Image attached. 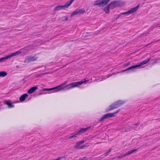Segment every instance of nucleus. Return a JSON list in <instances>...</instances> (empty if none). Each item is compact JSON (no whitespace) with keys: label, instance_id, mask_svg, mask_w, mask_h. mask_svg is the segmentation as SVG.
Segmentation results:
<instances>
[{"label":"nucleus","instance_id":"7c9ffc66","mask_svg":"<svg viewBox=\"0 0 160 160\" xmlns=\"http://www.w3.org/2000/svg\"><path fill=\"white\" fill-rule=\"evenodd\" d=\"M121 13L120 14H118L117 15H116V19H117L118 18L121 16Z\"/></svg>","mask_w":160,"mask_h":160},{"label":"nucleus","instance_id":"4468645a","mask_svg":"<svg viewBox=\"0 0 160 160\" xmlns=\"http://www.w3.org/2000/svg\"><path fill=\"white\" fill-rule=\"evenodd\" d=\"M28 96V94H24L22 95L19 98L20 101L21 102L23 101Z\"/></svg>","mask_w":160,"mask_h":160},{"label":"nucleus","instance_id":"cd10ccee","mask_svg":"<svg viewBox=\"0 0 160 160\" xmlns=\"http://www.w3.org/2000/svg\"><path fill=\"white\" fill-rule=\"evenodd\" d=\"M67 81L65 82L64 83L62 84L61 85L62 86V87L64 88V87L65 86V85L67 83Z\"/></svg>","mask_w":160,"mask_h":160},{"label":"nucleus","instance_id":"412c9836","mask_svg":"<svg viewBox=\"0 0 160 160\" xmlns=\"http://www.w3.org/2000/svg\"><path fill=\"white\" fill-rule=\"evenodd\" d=\"M7 74V73L5 71H1L0 72V77H4L6 76Z\"/></svg>","mask_w":160,"mask_h":160},{"label":"nucleus","instance_id":"aec40b11","mask_svg":"<svg viewBox=\"0 0 160 160\" xmlns=\"http://www.w3.org/2000/svg\"><path fill=\"white\" fill-rule=\"evenodd\" d=\"M137 150V149H132L130 151H129L128 152L126 153L127 156L131 154H132L133 153L136 151Z\"/></svg>","mask_w":160,"mask_h":160},{"label":"nucleus","instance_id":"f8f14e48","mask_svg":"<svg viewBox=\"0 0 160 160\" xmlns=\"http://www.w3.org/2000/svg\"><path fill=\"white\" fill-rule=\"evenodd\" d=\"M63 88L61 85L56 87L53 88V90H54L55 92H58L61 90L63 89Z\"/></svg>","mask_w":160,"mask_h":160},{"label":"nucleus","instance_id":"f03ea898","mask_svg":"<svg viewBox=\"0 0 160 160\" xmlns=\"http://www.w3.org/2000/svg\"><path fill=\"white\" fill-rule=\"evenodd\" d=\"M125 103L124 101H116L113 104L109 106L107 111H109L114 109L117 108Z\"/></svg>","mask_w":160,"mask_h":160},{"label":"nucleus","instance_id":"20e7f679","mask_svg":"<svg viewBox=\"0 0 160 160\" xmlns=\"http://www.w3.org/2000/svg\"><path fill=\"white\" fill-rule=\"evenodd\" d=\"M110 0H97L94 2V6H98V7H102L106 5Z\"/></svg>","mask_w":160,"mask_h":160},{"label":"nucleus","instance_id":"c85d7f7f","mask_svg":"<svg viewBox=\"0 0 160 160\" xmlns=\"http://www.w3.org/2000/svg\"><path fill=\"white\" fill-rule=\"evenodd\" d=\"M84 141L83 140L78 142H77V143H78V144L79 145H80L81 144L84 143Z\"/></svg>","mask_w":160,"mask_h":160},{"label":"nucleus","instance_id":"9d476101","mask_svg":"<svg viewBox=\"0 0 160 160\" xmlns=\"http://www.w3.org/2000/svg\"><path fill=\"white\" fill-rule=\"evenodd\" d=\"M85 11L84 9H76L72 13L71 16L72 17L79 13L82 14L85 13Z\"/></svg>","mask_w":160,"mask_h":160},{"label":"nucleus","instance_id":"f3484780","mask_svg":"<svg viewBox=\"0 0 160 160\" xmlns=\"http://www.w3.org/2000/svg\"><path fill=\"white\" fill-rule=\"evenodd\" d=\"M110 8V6L109 4L108 6H106L103 9L104 11L107 14L109 13V8Z\"/></svg>","mask_w":160,"mask_h":160},{"label":"nucleus","instance_id":"393cba45","mask_svg":"<svg viewBox=\"0 0 160 160\" xmlns=\"http://www.w3.org/2000/svg\"><path fill=\"white\" fill-rule=\"evenodd\" d=\"M126 156H127V155L126 153L125 154H123L121 156H118L117 157V158H122L125 157Z\"/></svg>","mask_w":160,"mask_h":160},{"label":"nucleus","instance_id":"473e14b6","mask_svg":"<svg viewBox=\"0 0 160 160\" xmlns=\"http://www.w3.org/2000/svg\"><path fill=\"white\" fill-rule=\"evenodd\" d=\"M131 129H130L129 128H128L125 129V131L126 132H129L131 131Z\"/></svg>","mask_w":160,"mask_h":160},{"label":"nucleus","instance_id":"39448f33","mask_svg":"<svg viewBox=\"0 0 160 160\" xmlns=\"http://www.w3.org/2000/svg\"><path fill=\"white\" fill-rule=\"evenodd\" d=\"M120 110H119L114 113H108L104 115L99 120V122H101L103 121L104 119L108 118H112L115 116L116 114L118 113L119 111Z\"/></svg>","mask_w":160,"mask_h":160},{"label":"nucleus","instance_id":"9b49d317","mask_svg":"<svg viewBox=\"0 0 160 160\" xmlns=\"http://www.w3.org/2000/svg\"><path fill=\"white\" fill-rule=\"evenodd\" d=\"M38 88L37 86H35L30 88L28 91V92L29 94H31L34 92Z\"/></svg>","mask_w":160,"mask_h":160},{"label":"nucleus","instance_id":"7ed1b4c3","mask_svg":"<svg viewBox=\"0 0 160 160\" xmlns=\"http://www.w3.org/2000/svg\"><path fill=\"white\" fill-rule=\"evenodd\" d=\"M150 58H148L147 59L145 60L144 61L142 62L141 63L139 64H138L136 65H132L131 67H129L127 69L123 70V71H125L128 70H131L132 68H137L138 67H140L141 66L145 64L148 63L150 60Z\"/></svg>","mask_w":160,"mask_h":160},{"label":"nucleus","instance_id":"f257e3e1","mask_svg":"<svg viewBox=\"0 0 160 160\" xmlns=\"http://www.w3.org/2000/svg\"><path fill=\"white\" fill-rule=\"evenodd\" d=\"M87 82V81H86L82 80L79 82L71 83L70 84L65 86L63 90H66L73 88L81 85L83 83Z\"/></svg>","mask_w":160,"mask_h":160},{"label":"nucleus","instance_id":"72a5a7b5","mask_svg":"<svg viewBox=\"0 0 160 160\" xmlns=\"http://www.w3.org/2000/svg\"><path fill=\"white\" fill-rule=\"evenodd\" d=\"M112 75H110V74H108L107 75V78H108L109 77H110Z\"/></svg>","mask_w":160,"mask_h":160},{"label":"nucleus","instance_id":"4be33fe9","mask_svg":"<svg viewBox=\"0 0 160 160\" xmlns=\"http://www.w3.org/2000/svg\"><path fill=\"white\" fill-rule=\"evenodd\" d=\"M60 20L62 21H67L68 18L67 17H63L61 18Z\"/></svg>","mask_w":160,"mask_h":160},{"label":"nucleus","instance_id":"b1692460","mask_svg":"<svg viewBox=\"0 0 160 160\" xmlns=\"http://www.w3.org/2000/svg\"><path fill=\"white\" fill-rule=\"evenodd\" d=\"M138 123L134 124L132 125V126H130V127L131 128H133L134 129V130H136V128H137L136 126L138 125Z\"/></svg>","mask_w":160,"mask_h":160},{"label":"nucleus","instance_id":"a211bd4d","mask_svg":"<svg viewBox=\"0 0 160 160\" xmlns=\"http://www.w3.org/2000/svg\"><path fill=\"white\" fill-rule=\"evenodd\" d=\"M5 103L8 105V107L9 108H11L14 107V106L12 105L11 102L9 101H6Z\"/></svg>","mask_w":160,"mask_h":160},{"label":"nucleus","instance_id":"dca6fc26","mask_svg":"<svg viewBox=\"0 0 160 160\" xmlns=\"http://www.w3.org/2000/svg\"><path fill=\"white\" fill-rule=\"evenodd\" d=\"M65 9L63 5L58 6L54 8V11H57L62 9Z\"/></svg>","mask_w":160,"mask_h":160},{"label":"nucleus","instance_id":"e433bc0d","mask_svg":"<svg viewBox=\"0 0 160 160\" xmlns=\"http://www.w3.org/2000/svg\"><path fill=\"white\" fill-rule=\"evenodd\" d=\"M41 94H42V93H39V95H41Z\"/></svg>","mask_w":160,"mask_h":160},{"label":"nucleus","instance_id":"6ab92c4d","mask_svg":"<svg viewBox=\"0 0 160 160\" xmlns=\"http://www.w3.org/2000/svg\"><path fill=\"white\" fill-rule=\"evenodd\" d=\"M88 129V128H82L78 132V134H82V133L85 132Z\"/></svg>","mask_w":160,"mask_h":160},{"label":"nucleus","instance_id":"1a4fd4ad","mask_svg":"<svg viewBox=\"0 0 160 160\" xmlns=\"http://www.w3.org/2000/svg\"><path fill=\"white\" fill-rule=\"evenodd\" d=\"M139 7V5H138L136 7H135L134 8H133L131 9L128 11L126 12H123V13H121V14H131V13H132L133 12H136L138 10Z\"/></svg>","mask_w":160,"mask_h":160},{"label":"nucleus","instance_id":"5701e85b","mask_svg":"<svg viewBox=\"0 0 160 160\" xmlns=\"http://www.w3.org/2000/svg\"><path fill=\"white\" fill-rule=\"evenodd\" d=\"M78 134V133H77L76 134H75L74 135H72L71 136H69V137H68V138L69 139V138H71L76 137H77V135Z\"/></svg>","mask_w":160,"mask_h":160},{"label":"nucleus","instance_id":"f704fd0d","mask_svg":"<svg viewBox=\"0 0 160 160\" xmlns=\"http://www.w3.org/2000/svg\"><path fill=\"white\" fill-rule=\"evenodd\" d=\"M129 64V62H128L127 64L126 65V66H128V65Z\"/></svg>","mask_w":160,"mask_h":160},{"label":"nucleus","instance_id":"6e6552de","mask_svg":"<svg viewBox=\"0 0 160 160\" xmlns=\"http://www.w3.org/2000/svg\"><path fill=\"white\" fill-rule=\"evenodd\" d=\"M37 59V57H36L35 56H28L26 57L24 62L25 63H29L30 62H32L36 61Z\"/></svg>","mask_w":160,"mask_h":160},{"label":"nucleus","instance_id":"423d86ee","mask_svg":"<svg viewBox=\"0 0 160 160\" xmlns=\"http://www.w3.org/2000/svg\"><path fill=\"white\" fill-rule=\"evenodd\" d=\"M22 52L20 51H18L16 52H13L10 55H9L6 56L1 58H0V62H3L4 60L8 59L9 58H10L12 57L15 56L16 55H18L21 54Z\"/></svg>","mask_w":160,"mask_h":160},{"label":"nucleus","instance_id":"c756f323","mask_svg":"<svg viewBox=\"0 0 160 160\" xmlns=\"http://www.w3.org/2000/svg\"><path fill=\"white\" fill-rule=\"evenodd\" d=\"M79 160H88V159L86 158V157H84L82 158H81Z\"/></svg>","mask_w":160,"mask_h":160},{"label":"nucleus","instance_id":"2eb2a0df","mask_svg":"<svg viewBox=\"0 0 160 160\" xmlns=\"http://www.w3.org/2000/svg\"><path fill=\"white\" fill-rule=\"evenodd\" d=\"M87 144H88L87 143H86L85 144V145H84V146L81 147L79 144H78V143H77L74 146V148L77 149H82L84 147L87 146Z\"/></svg>","mask_w":160,"mask_h":160},{"label":"nucleus","instance_id":"bb28decb","mask_svg":"<svg viewBox=\"0 0 160 160\" xmlns=\"http://www.w3.org/2000/svg\"><path fill=\"white\" fill-rule=\"evenodd\" d=\"M42 90H43V91L52 90H53V88H45L43 89Z\"/></svg>","mask_w":160,"mask_h":160},{"label":"nucleus","instance_id":"c9c22d12","mask_svg":"<svg viewBox=\"0 0 160 160\" xmlns=\"http://www.w3.org/2000/svg\"><path fill=\"white\" fill-rule=\"evenodd\" d=\"M106 78H102V79H105Z\"/></svg>","mask_w":160,"mask_h":160},{"label":"nucleus","instance_id":"0eeeda50","mask_svg":"<svg viewBox=\"0 0 160 160\" xmlns=\"http://www.w3.org/2000/svg\"><path fill=\"white\" fill-rule=\"evenodd\" d=\"M110 9H113L115 8L120 7L122 6V2L120 1H114L109 4Z\"/></svg>","mask_w":160,"mask_h":160},{"label":"nucleus","instance_id":"a878e982","mask_svg":"<svg viewBox=\"0 0 160 160\" xmlns=\"http://www.w3.org/2000/svg\"><path fill=\"white\" fill-rule=\"evenodd\" d=\"M112 149L111 148H110L108 152H106L104 154L105 155L107 156L108 155L109 153L112 151Z\"/></svg>","mask_w":160,"mask_h":160},{"label":"nucleus","instance_id":"ddd939ff","mask_svg":"<svg viewBox=\"0 0 160 160\" xmlns=\"http://www.w3.org/2000/svg\"><path fill=\"white\" fill-rule=\"evenodd\" d=\"M74 0H70L68 1L65 4L63 5L64 7V8H68Z\"/></svg>","mask_w":160,"mask_h":160},{"label":"nucleus","instance_id":"2f4dec72","mask_svg":"<svg viewBox=\"0 0 160 160\" xmlns=\"http://www.w3.org/2000/svg\"><path fill=\"white\" fill-rule=\"evenodd\" d=\"M46 74H47V73H42L41 74H38V75H37V77H39L41 76L42 75H44Z\"/></svg>","mask_w":160,"mask_h":160}]
</instances>
